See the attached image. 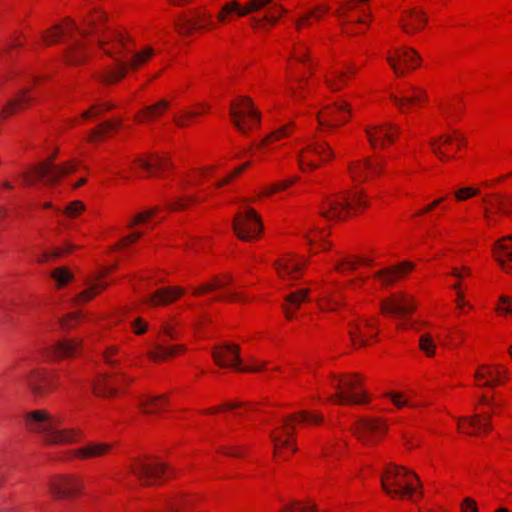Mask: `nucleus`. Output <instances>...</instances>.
Here are the masks:
<instances>
[{
    "label": "nucleus",
    "instance_id": "f257e3e1",
    "mask_svg": "<svg viewBox=\"0 0 512 512\" xmlns=\"http://www.w3.org/2000/svg\"><path fill=\"white\" fill-rule=\"evenodd\" d=\"M130 42L131 40L129 36L120 31L112 32L107 36L98 39L99 47L105 52L106 55L113 58L117 63L115 69L107 70L103 75H101L100 80L102 82L114 83L122 79L126 75L127 67H130L131 69H138L139 66L148 61L153 55V49L147 48L134 54L128 63L117 59V54L132 51Z\"/></svg>",
    "mask_w": 512,
    "mask_h": 512
},
{
    "label": "nucleus",
    "instance_id": "f03ea898",
    "mask_svg": "<svg viewBox=\"0 0 512 512\" xmlns=\"http://www.w3.org/2000/svg\"><path fill=\"white\" fill-rule=\"evenodd\" d=\"M104 20L102 13H97L86 21L87 27L79 29L72 19H67L63 25H55L42 33V39L46 45L56 43L61 35L69 38L65 56L70 64H80L85 58L84 42L80 38H74L73 33L78 31L82 37L94 33L98 25Z\"/></svg>",
    "mask_w": 512,
    "mask_h": 512
},
{
    "label": "nucleus",
    "instance_id": "7ed1b4c3",
    "mask_svg": "<svg viewBox=\"0 0 512 512\" xmlns=\"http://www.w3.org/2000/svg\"><path fill=\"white\" fill-rule=\"evenodd\" d=\"M266 8L263 16H252L250 24L253 28H265L266 26H274L280 16L286 10L274 0H249L244 6L237 1H231L222 6L217 19L219 22L224 23L228 19V15L235 13L239 17H244L249 14L259 12Z\"/></svg>",
    "mask_w": 512,
    "mask_h": 512
},
{
    "label": "nucleus",
    "instance_id": "20e7f679",
    "mask_svg": "<svg viewBox=\"0 0 512 512\" xmlns=\"http://www.w3.org/2000/svg\"><path fill=\"white\" fill-rule=\"evenodd\" d=\"M25 422L28 430L41 434L48 444H71L82 437L80 430L61 429L59 421L45 410L28 413Z\"/></svg>",
    "mask_w": 512,
    "mask_h": 512
},
{
    "label": "nucleus",
    "instance_id": "39448f33",
    "mask_svg": "<svg viewBox=\"0 0 512 512\" xmlns=\"http://www.w3.org/2000/svg\"><path fill=\"white\" fill-rule=\"evenodd\" d=\"M381 486L391 497L414 500L417 493L422 496V484L418 476L403 466L389 465L381 476Z\"/></svg>",
    "mask_w": 512,
    "mask_h": 512
},
{
    "label": "nucleus",
    "instance_id": "423d86ee",
    "mask_svg": "<svg viewBox=\"0 0 512 512\" xmlns=\"http://www.w3.org/2000/svg\"><path fill=\"white\" fill-rule=\"evenodd\" d=\"M368 206L361 192L339 193L337 197H326L320 206V214L328 220L343 219L349 211H358Z\"/></svg>",
    "mask_w": 512,
    "mask_h": 512
},
{
    "label": "nucleus",
    "instance_id": "0eeeda50",
    "mask_svg": "<svg viewBox=\"0 0 512 512\" xmlns=\"http://www.w3.org/2000/svg\"><path fill=\"white\" fill-rule=\"evenodd\" d=\"M298 421L300 423L321 424L323 416L313 411H300L297 414L290 415L284 420V423L279 428V432H271L270 437L274 443L275 453L281 447H292V451L296 452V447L293 446V441L290 438L293 436L295 428L291 422Z\"/></svg>",
    "mask_w": 512,
    "mask_h": 512
},
{
    "label": "nucleus",
    "instance_id": "6e6552de",
    "mask_svg": "<svg viewBox=\"0 0 512 512\" xmlns=\"http://www.w3.org/2000/svg\"><path fill=\"white\" fill-rule=\"evenodd\" d=\"M333 387L337 393L329 397L339 404H361L366 401V394L361 390L362 383L357 374L333 376Z\"/></svg>",
    "mask_w": 512,
    "mask_h": 512
},
{
    "label": "nucleus",
    "instance_id": "1a4fd4ad",
    "mask_svg": "<svg viewBox=\"0 0 512 512\" xmlns=\"http://www.w3.org/2000/svg\"><path fill=\"white\" fill-rule=\"evenodd\" d=\"M76 169L77 165L73 161L56 165L51 158L49 161H43L33 166L30 173L23 174V179L29 185H33L41 179H45L48 184H55L63 176L75 172Z\"/></svg>",
    "mask_w": 512,
    "mask_h": 512
},
{
    "label": "nucleus",
    "instance_id": "9d476101",
    "mask_svg": "<svg viewBox=\"0 0 512 512\" xmlns=\"http://www.w3.org/2000/svg\"><path fill=\"white\" fill-rule=\"evenodd\" d=\"M129 471L142 485L149 486L161 478L168 479L171 469L157 459L135 458L129 465Z\"/></svg>",
    "mask_w": 512,
    "mask_h": 512
},
{
    "label": "nucleus",
    "instance_id": "9b49d317",
    "mask_svg": "<svg viewBox=\"0 0 512 512\" xmlns=\"http://www.w3.org/2000/svg\"><path fill=\"white\" fill-rule=\"evenodd\" d=\"M233 229L239 239L251 241L260 235L262 223L254 209L246 208L235 215Z\"/></svg>",
    "mask_w": 512,
    "mask_h": 512
},
{
    "label": "nucleus",
    "instance_id": "f8f14e48",
    "mask_svg": "<svg viewBox=\"0 0 512 512\" xmlns=\"http://www.w3.org/2000/svg\"><path fill=\"white\" fill-rule=\"evenodd\" d=\"M240 348L235 344L224 343L219 346H215L212 351V356L216 364L220 367L232 366L238 371L244 372H258L262 369V366H246L241 365L240 359Z\"/></svg>",
    "mask_w": 512,
    "mask_h": 512
},
{
    "label": "nucleus",
    "instance_id": "ddd939ff",
    "mask_svg": "<svg viewBox=\"0 0 512 512\" xmlns=\"http://www.w3.org/2000/svg\"><path fill=\"white\" fill-rule=\"evenodd\" d=\"M230 116L236 128L259 124L261 118L248 97H240L237 102L231 103Z\"/></svg>",
    "mask_w": 512,
    "mask_h": 512
},
{
    "label": "nucleus",
    "instance_id": "4468645a",
    "mask_svg": "<svg viewBox=\"0 0 512 512\" xmlns=\"http://www.w3.org/2000/svg\"><path fill=\"white\" fill-rule=\"evenodd\" d=\"M390 99L402 113H407L427 102L428 94L420 87L409 85L400 95L391 94Z\"/></svg>",
    "mask_w": 512,
    "mask_h": 512
},
{
    "label": "nucleus",
    "instance_id": "2eb2a0df",
    "mask_svg": "<svg viewBox=\"0 0 512 512\" xmlns=\"http://www.w3.org/2000/svg\"><path fill=\"white\" fill-rule=\"evenodd\" d=\"M133 381L132 378L126 376L122 372L115 374H101L92 382L93 392L100 397L108 398L117 394V386L120 383L129 384Z\"/></svg>",
    "mask_w": 512,
    "mask_h": 512
},
{
    "label": "nucleus",
    "instance_id": "dca6fc26",
    "mask_svg": "<svg viewBox=\"0 0 512 512\" xmlns=\"http://www.w3.org/2000/svg\"><path fill=\"white\" fill-rule=\"evenodd\" d=\"M25 381L35 398L46 396L55 387L57 378L41 369H34L25 376Z\"/></svg>",
    "mask_w": 512,
    "mask_h": 512
},
{
    "label": "nucleus",
    "instance_id": "f3484780",
    "mask_svg": "<svg viewBox=\"0 0 512 512\" xmlns=\"http://www.w3.org/2000/svg\"><path fill=\"white\" fill-rule=\"evenodd\" d=\"M395 56L388 55L387 62L396 76H404L405 69L400 65V62L406 68L416 69L421 62V57L417 51L409 47L398 49Z\"/></svg>",
    "mask_w": 512,
    "mask_h": 512
},
{
    "label": "nucleus",
    "instance_id": "a211bd4d",
    "mask_svg": "<svg viewBox=\"0 0 512 512\" xmlns=\"http://www.w3.org/2000/svg\"><path fill=\"white\" fill-rule=\"evenodd\" d=\"M194 18L186 15H180L175 20V27L182 35H189L195 30H201L205 27H213L210 14L206 12L194 11Z\"/></svg>",
    "mask_w": 512,
    "mask_h": 512
},
{
    "label": "nucleus",
    "instance_id": "6ab92c4d",
    "mask_svg": "<svg viewBox=\"0 0 512 512\" xmlns=\"http://www.w3.org/2000/svg\"><path fill=\"white\" fill-rule=\"evenodd\" d=\"M386 427L378 419H361L356 423L354 433L366 445H372L383 435Z\"/></svg>",
    "mask_w": 512,
    "mask_h": 512
},
{
    "label": "nucleus",
    "instance_id": "aec40b11",
    "mask_svg": "<svg viewBox=\"0 0 512 512\" xmlns=\"http://www.w3.org/2000/svg\"><path fill=\"white\" fill-rule=\"evenodd\" d=\"M82 487V481L73 476L57 477L49 483L51 493L59 499L73 497Z\"/></svg>",
    "mask_w": 512,
    "mask_h": 512
},
{
    "label": "nucleus",
    "instance_id": "412c9836",
    "mask_svg": "<svg viewBox=\"0 0 512 512\" xmlns=\"http://www.w3.org/2000/svg\"><path fill=\"white\" fill-rule=\"evenodd\" d=\"M380 306L382 313L393 316H405L415 308L412 298L405 294H394L382 301Z\"/></svg>",
    "mask_w": 512,
    "mask_h": 512
},
{
    "label": "nucleus",
    "instance_id": "4be33fe9",
    "mask_svg": "<svg viewBox=\"0 0 512 512\" xmlns=\"http://www.w3.org/2000/svg\"><path fill=\"white\" fill-rule=\"evenodd\" d=\"M491 429V415L481 417L475 414L471 417L458 418V430L468 435H476L479 432H488Z\"/></svg>",
    "mask_w": 512,
    "mask_h": 512
},
{
    "label": "nucleus",
    "instance_id": "5701e85b",
    "mask_svg": "<svg viewBox=\"0 0 512 512\" xmlns=\"http://www.w3.org/2000/svg\"><path fill=\"white\" fill-rule=\"evenodd\" d=\"M494 259L507 273H512V235L498 240L493 247Z\"/></svg>",
    "mask_w": 512,
    "mask_h": 512
},
{
    "label": "nucleus",
    "instance_id": "b1692460",
    "mask_svg": "<svg viewBox=\"0 0 512 512\" xmlns=\"http://www.w3.org/2000/svg\"><path fill=\"white\" fill-rule=\"evenodd\" d=\"M184 294L180 287H166L149 294L144 302L150 306L166 305Z\"/></svg>",
    "mask_w": 512,
    "mask_h": 512
},
{
    "label": "nucleus",
    "instance_id": "393cba45",
    "mask_svg": "<svg viewBox=\"0 0 512 512\" xmlns=\"http://www.w3.org/2000/svg\"><path fill=\"white\" fill-rule=\"evenodd\" d=\"M314 155L325 157L326 155L331 156L330 148L325 143H316L309 146L300 156L299 162L300 167L303 171L307 169H315L318 165L313 159Z\"/></svg>",
    "mask_w": 512,
    "mask_h": 512
},
{
    "label": "nucleus",
    "instance_id": "a878e982",
    "mask_svg": "<svg viewBox=\"0 0 512 512\" xmlns=\"http://www.w3.org/2000/svg\"><path fill=\"white\" fill-rule=\"evenodd\" d=\"M112 448L110 443L88 442L86 445L73 450V456L79 459H93L106 455Z\"/></svg>",
    "mask_w": 512,
    "mask_h": 512
},
{
    "label": "nucleus",
    "instance_id": "bb28decb",
    "mask_svg": "<svg viewBox=\"0 0 512 512\" xmlns=\"http://www.w3.org/2000/svg\"><path fill=\"white\" fill-rule=\"evenodd\" d=\"M81 347L78 339H63L50 348V355L55 359L73 357L77 355Z\"/></svg>",
    "mask_w": 512,
    "mask_h": 512
},
{
    "label": "nucleus",
    "instance_id": "cd10ccee",
    "mask_svg": "<svg viewBox=\"0 0 512 512\" xmlns=\"http://www.w3.org/2000/svg\"><path fill=\"white\" fill-rule=\"evenodd\" d=\"M382 171L380 163H373L370 160H363L353 164L350 167V173L354 180L364 181L372 175H377Z\"/></svg>",
    "mask_w": 512,
    "mask_h": 512
},
{
    "label": "nucleus",
    "instance_id": "c85d7f7f",
    "mask_svg": "<svg viewBox=\"0 0 512 512\" xmlns=\"http://www.w3.org/2000/svg\"><path fill=\"white\" fill-rule=\"evenodd\" d=\"M372 323L365 319L363 323L350 324L349 335L354 346L362 347L368 344V338L373 337L374 334H369L366 330L372 329Z\"/></svg>",
    "mask_w": 512,
    "mask_h": 512
},
{
    "label": "nucleus",
    "instance_id": "c756f323",
    "mask_svg": "<svg viewBox=\"0 0 512 512\" xmlns=\"http://www.w3.org/2000/svg\"><path fill=\"white\" fill-rule=\"evenodd\" d=\"M33 102V98L29 96L27 90H22L15 98L10 100L0 111V118L5 119L13 113L27 108Z\"/></svg>",
    "mask_w": 512,
    "mask_h": 512
},
{
    "label": "nucleus",
    "instance_id": "7c9ffc66",
    "mask_svg": "<svg viewBox=\"0 0 512 512\" xmlns=\"http://www.w3.org/2000/svg\"><path fill=\"white\" fill-rule=\"evenodd\" d=\"M414 265L410 262H403L398 266L380 270L375 273V277L379 278L385 285L394 283L403 273L413 269Z\"/></svg>",
    "mask_w": 512,
    "mask_h": 512
},
{
    "label": "nucleus",
    "instance_id": "2f4dec72",
    "mask_svg": "<svg viewBox=\"0 0 512 512\" xmlns=\"http://www.w3.org/2000/svg\"><path fill=\"white\" fill-rule=\"evenodd\" d=\"M310 290L309 289H300L297 291H294L286 296L285 298V304L283 305L285 314L287 319H292L293 317V311L298 309L302 303L309 300Z\"/></svg>",
    "mask_w": 512,
    "mask_h": 512
},
{
    "label": "nucleus",
    "instance_id": "473e14b6",
    "mask_svg": "<svg viewBox=\"0 0 512 512\" xmlns=\"http://www.w3.org/2000/svg\"><path fill=\"white\" fill-rule=\"evenodd\" d=\"M135 163L148 171L149 175H154L155 171H164L170 165L168 158L163 155H154L151 159L137 158Z\"/></svg>",
    "mask_w": 512,
    "mask_h": 512
},
{
    "label": "nucleus",
    "instance_id": "72a5a7b5",
    "mask_svg": "<svg viewBox=\"0 0 512 512\" xmlns=\"http://www.w3.org/2000/svg\"><path fill=\"white\" fill-rule=\"evenodd\" d=\"M426 22L427 18L424 16L423 12L413 9L402 20V28L409 34L420 30Z\"/></svg>",
    "mask_w": 512,
    "mask_h": 512
},
{
    "label": "nucleus",
    "instance_id": "f704fd0d",
    "mask_svg": "<svg viewBox=\"0 0 512 512\" xmlns=\"http://www.w3.org/2000/svg\"><path fill=\"white\" fill-rule=\"evenodd\" d=\"M301 267L299 262H295L292 258H287L277 263V272L282 278L296 279Z\"/></svg>",
    "mask_w": 512,
    "mask_h": 512
},
{
    "label": "nucleus",
    "instance_id": "c9c22d12",
    "mask_svg": "<svg viewBox=\"0 0 512 512\" xmlns=\"http://www.w3.org/2000/svg\"><path fill=\"white\" fill-rule=\"evenodd\" d=\"M367 137L373 148H383L394 139V135L387 130H366Z\"/></svg>",
    "mask_w": 512,
    "mask_h": 512
},
{
    "label": "nucleus",
    "instance_id": "e433bc0d",
    "mask_svg": "<svg viewBox=\"0 0 512 512\" xmlns=\"http://www.w3.org/2000/svg\"><path fill=\"white\" fill-rule=\"evenodd\" d=\"M166 404L164 396H149L139 401L138 406L144 413L152 414L160 411Z\"/></svg>",
    "mask_w": 512,
    "mask_h": 512
},
{
    "label": "nucleus",
    "instance_id": "4c0bfd02",
    "mask_svg": "<svg viewBox=\"0 0 512 512\" xmlns=\"http://www.w3.org/2000/svg\"><path fill=\"white\" fill-rule=\"evenodd\" d=\"M184 351V346L181 345H174L171 347L164 346L163 344H157L154 346V348L150 351L149 357L154 361H161L164 359H167L168 357L173 356L176 351Z\"/></svg>",
    "mask_w": 512,
    "mask_h": 512
},
{
    "label": "nucleus",
    "instance_id": "58836bf2",
    "mask_svg": "<svg viewBox=\"0 0 512 512\" xmlns=\"http://www.w3.org/2000/svg\"><path fill=\"white\" fill-rule=\"evenodd\" d=\"M169 106L168 101L161 100L155 105L145 108V110L138 116L139 123H150L153 119L159 116Z\"/></svg>",
    "mask_w": 512,
    "mask_h": 512
},
{
    "label": "nucleus",
    "instance_id": "ea45409f",
    "mask_svg": "<svg viewBox=\"0 0 512 512\" xmlns=\"http://www.w3.org/2000/svg\"><path fill=\"white\" fill-rule=\"evenodd\" d=\"M332 112L335 118V123L332 124L330 128H338L348 122L350 111L349 105L345 101L335 104Z\"/></svg>",
    "mask_w": 512,
    "mask_h": 512
},
{
    "label": "nucleus",
    "instance_id": "a19ab883",
    "mask_svg": "<svg viewBox=\"0 0 512 512\" xmlns=\"http://www.w3.org/2000/svg\"><path fill=\"white\" fill-rule=\"evenodd\" d=\"M506 373V370L501 371L499 366L481 365L474 373L477 383L483 382L486 379H493L496 376H501Z\"/></svg>",
    "mask_w": 512,
    "mask_h": 512
},
{
    "label": "nucleus",
    "instance_id": "79ce46f5",
    "mask_svg": "<svg viewBox=\"0 0 512 512\" xmlns=\"http://www.w3.org/2000/svg\"><path fill=\"white\" fill-rule=\"evenodd\" d=\"M484 202H486L485 199ZM487 203L492 205L497 212L505 215H508L512 210V198L508 196L494 194L493 199L487 201Z\"/></svg>",
    "mask_w": 512,
    "mask_h": 512
},
{
    "label": "nucleus",
    "instance_id": "37998d69",
    "mask_svg": "<svg viewBox=\"0 0 512 512\" xmlns=\"http://www.w3.org/2000/svg\"><path fill=\"white\" fill-rule=\"evenodd\" d=\"M328 11H329V7L323 5V6H319V7L315 8V9L307 12L306 14L301 16L296 21L297 28L300 29L304 25H309L310 24V19L319 20L322 17V15H324Z\"/></svg>",
    "mask_w": 512,
    "mask_h": 512
},
{
    "label": "nucleus",
    "instance_id": "c03bdc74",
    "mask_svg": "<svg viewBox=\"0 0 512 512\" xmlns=\"http://www.w3.org/2000/svg\"><path fill=\"white\" fill-rule=\"evenodd\" d=\"M232 281H233V279H232L231 276H227L225 278V280H223V281L215 279L211 283H207V284H204L203 286H201L199 288H196L194 290V294L195 295H200V294H202L204 292H208V291H212V290H215V289L222 288V287L226 286L227 284L232 283Z\"/></svg>",
    "mask_w": 512,
    "mask_h": 512
},
{
    "label": "nucleus",
    "instance_id": "a18cd8bd",
    "mask_svg": "<svg viewBox=\"0 0 512 512\" xmlns=\"http://www.w3.org/2000/svg\"><path fill=\"white\" fill-rule=\"evenodd\" d=\"M51 276L55 279L58 288L63 287L73 277L72 273L64 267L55 269Z\"/></svg>",
    "mask_w": 512,
    "mask_h": 512
},
{
    "label": "nucleus",
    "instance_id": "49530a36",
    "mask_svg": "<svg viewBox=\"0 0 512 512\" xmlns=\"http://www.w3.org/2000/svg\"><path fill=\"white\" fill-rule=\"evenodd\" d=\"M419 347L429 357L435 353V342L430 334H423L419 339Z\"/></svg>",
    "mask_w": 512,
    "mask_h": 512
},
{
    "label": "nucleus",
    "instance_id": "de8ad7c7",
    "mask_svg": "<svg viewBox=\"0 0 512 512\" xmlns=\"http://www.w3.org/2000/svg\"><path fill=\"white\" fill-rule=\"evenodd\" d=\"M106 287V284L103 283H94L91 287L88 289L82 291L75 301L77 303L85 302L90 300L99 290L104 289Z\"/></svg>",
    "mask_w": 512,
    "mask_h": 512
},
{
    "label": "nucleus",
    "instance_id": "09e8293b",
    "mask_svg": "<svg viewBox=\"0 0 512 512\" xmlns=\"http://www.w3.org/2000/svg\"><path fill=\"white\" fill-rule=\"evenodd\" d=\"M158 211L157 207H153L148 209L147 211H144L142 213L137 214L131 222L128 224V228H132L136 226L139 223L147 221L150 217L154 216Z\"/></svg>",
    "mask_w": 512,
    "mask_h": 512
},
{
    "label": "nucleus",
    "instance_id": "8fccbe9b",
    "mask_svg": "<svg viewBox=\"0 0 512 512\" xmlns=\"http://www.w3.org/2000/svg\"><path fill=\"white\" fill-rule=\"evenodd\" d=\"M295 181H296V179L291 178V179L285 180L283 182L274 184V185L270 186L269 188H267L266 190H264L262 193H260L259 197H262V196H265V195H271V194H273V193H275L277 191L284 190L287 187H289L292 184H294Z\"/></svg>",
    "mask_w": 512,
    "mask_h": 512
},
{
    "label": "nucleus",
    "instance_id": "3c124183",
    "mask_svg": "<svg viewBox=\"0 0 512 512\" xmlns=\"http://www.w3.org/2000/svg\"><path fill=\"white\" fill-rule=\"evenodd\" d=\"M316 512V506H300L298 501H293L283 507L281 512Z\"/></svg>",
    "mask_w": 512,
    "mask_h": 512
},
{
    "label": "nucleus",
    "instance_id": "603ef678",
    "mask_svg": "<svg viewBox=\"0 0 512 512\" xmlns=\"http://www.w3.org/2000/svg\"><path fill=\"white\" fill-rule=\"evenodd\" d=\"M335 79L327 78L326 84L329 86V88L333 91H338L342 88V86L345 84V73L343 72H335Z\"/></svg>",
    "mask_w": 512,
    "mask_h": 512
},
{
    "label": "nucleus",
    "instance_id": "864d4df0",
    "mask_svg": "<svg viewBox=\"0 0 512 512\" xmlns=\"http://www.w3.org/2000/svg\"><path fill=\"white\" fill-rule=\"evenodd\" d=\"M385 396L389 397L391 399V401L393 402V404L397 408H402L404 406H411V407L415 406L414 404H410L402 393L389 392V393H386Z\"/></svg>",
    "mask_w": 512,
    "mask_h": 512
},
{
    "label": "nucleus",
    "instance_id": "5fc2aeb1",
    "mask_svg": "<svg viewBox=\"0 0 512 512\" xmlns=\"http://www.w3.org/2000/svg\"><path fill=\"white\" fill-rule=\"evenodd\" d=\"M479 194V190L472 187H465L457 190L455 192V198L458 201H464L467 200L473 196H476Z\"/></svg>",
    "mask_w": 512,
    "mask_h": 512
},
{
    "label": "nucleus",
    "instance_id": "6e6d98bb",
    "mask_svg": "<svg viewBox=\"0 0 512 512\" xmlns=\"http://www.w3.org/2000/svg\"><path fill=\"white\" fill-rule=\"evenodd\" d=\"M190 505V500L188 499H174L168 504V509L171 512H185V508Z\"/></svg>",
    "mask_w": 512,
    "mask_h": 512
},
{
    "label": "nucleus",
    "instance_id": "4d7b16f0",
    "mask_svg": "<svg viewBox=\"0 0 512 512\" xmlns=\"http://www.w3.org/2000/svg\"><path fill=\"white\" fill-rule=\"evenodd\" d=\"M72 248V246L68 245L65 249H56L52 252H45L38 258V262L43 263L50 258L61 257L64 253L69 252Z\"/></svg>",
    "mask_w": 512,
    "mask_h": 512
},
{
    "label": "nucleus",
    "instance_id": "13d9d810",
    "mask_svg": "<svg viewBox=\"0 0 512 512\" xmlns=\"http://www.w3.org/2000/svg\"><path fill=\"white\" fill-rule=\"evenodd\" d=\"M80 316L77 312L70 313L61 320V326L63 329L73 328Z\"/></svg>",
    "mask_w": 512,
    "mask_h": 512
},
{
    "label": "nucleus",
    "instance_id": "bf43d9fd",
    "mask_svg": "<svg viewBox=\"0 0 512 512\" xmlns=\"http://www.w3.org/2000/svg\"><path fill=\"white\" fill-rule=\"evenodd\" d=\"M209 109V104L207 103H198L194 108L185 111V118H192L201 114L202 111H206Z\"/></svg>",
    "mask_w": 512,
    "mask_h": 512
},
{
    "label": "nucleus",
    "instance_id": "052dcab7",
    "mask_svg": "<svg viewBox=\"0 0 512 512\" xmlns=\"http://www.w3.org/2000/svg\"><path fill=\"white\" fill-rule=\"evenodd\" d=\"M357 267V262L343 259L340 263L336 264L335 269L340 272H345L346 270H355Z\"/></svg>",
    "mask_w": 512,
    "mask_h": 512
},
{
    "label": "nucleus",
    "instance_id": "680f3d73",
    "mask_svg": "<svg viewBox=\"0 0 512 512\" xmlns=\"http://www.w3.org/2000/svg\"><path fill=\"white\" fill-rule=\"evenodd\" d=\"M462 512H479L478 506L475 500L472 498H465L461 504Z\"/></svg>",
    "mask_w": 512,
    "mask_h": 512
},
{
    "label": "nucleus",
    "instance_id": "e2e57ef3",
    "mask_svg": "<svg viewBox=\"0 0 512 512\" xmlns=\"http://www.w3.org/2000/svg\"><path fill=\"white\" fill-rule=\"evenodd\" d=\"M84 209V204L80 201L70 203L66 209V213L73 217L79 214Z\"/></svg>",
    "mask_w": 512,
    "mask_h": 512
},
{
    "label": "nucleus",
    "instance_id": "0e129e2a",
    "mask_svg": "<svg viewBox=\"0 0 512 512\" xmlns=\"http://www.w3.org/2000/svg\"><path fill=\"white\" fill-rule=\"evenodd\" d=\"M462 98L457 97L455 100L448 101L447 103H440L439 108L443 114H446L454 109H456L457 102H461Z\"/></svg>",
    "mask_w": 512,
    "mask_h": 512
},
{
    "label": "nucleus",
    "instance_id": "69168bd1",
    "mask_svg": "<svg viewBox=\"0 0 512 512\" xmlns=\"http://www.w3.org/2000/svg\"><path fill=\"white\" fill-rule=\"evenodd\" d=\"M107 130H90V133L87 135V140L90 142H97L99 140H102L105 137V132Z\"/></svg>",
    "mask_w": 512,
    "mask_h": 512
},
{
    "label": "nucleus",
    "instance_id": "338daca9",
    "mask_svg": "<svg viewBox=\"0 0 512 512\" xmlns=\"http://www.w3.org/2000/svg\"><path fill=\"white\" fill-rule=\"evenodd\" d=\"M142 235H143V233L140 232V231L132 232L131 234L127 235L126 237H124L122 239V241L119 244V246H124V245H127L129 243L135 242L138 239H140L142 237Z\"/></svg>",
    "mask_w": 512,
    "mask_h": 512
},
{
    "label": "nucleus",
    "instance_id": "774afa93",
    "mask_svg": "<svg viewBox=\"0 0 512 512\" xmlns=\"http://www.w3.org/2000/svg\"><path fill=\"white\" fill-rule=\"evenodd\" d=\"M132 326L135 334H143L147 330V325L142 321V319L137 318L132 322Z\"/></svg>",
    "mask_w": 512,
    "mask_h": 512
}]
</instances>
